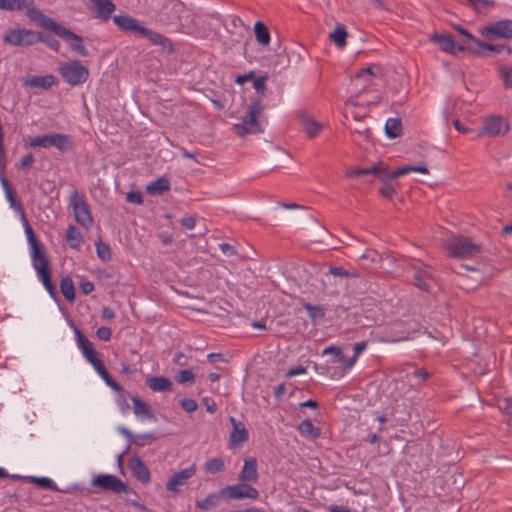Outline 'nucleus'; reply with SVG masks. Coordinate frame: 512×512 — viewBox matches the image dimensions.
I'll return each instance as SVG.
<instances>
[{"label": "nucleus", "instance_id": "obj_1", "mask_svg": "<svg viewBox=\"0 0 512 512\" xmlns=\"http://www.w3.org/2000/svg\"><path fill=\"white\" fill-rule=\"evenodd\" d=\"M25 232L28 238V242L31 246L32 250V261L37 274L39 275L43 285L47 289L50 294L54 293V286L51 281V271L49 268V261L46 255L44 254L39 242L36 239L34 231L30 224L28 223L27 218L22 219Z\"/></svg>", "mask_w": 512, "mask_h": 512}, {"label": "nucleus", "instance_id": "obj_2", "mask_svg": "<svg viewBox=\"0 0 512 512\" xmlns=\"http://www.w3.org/2000/svg\"><path fill=\"white\" fill-rule=\"evenodd\" d=\"M409 172H419L422 174H428L429 170L424 165L419 166H404L400 167L394 172H389L387 170V166L383 164V162H379L368 168H354L347 172L348 177H361L369 174L375 175L380 180H385L387 178H398L400 176L406 175Z\"/></svg>", "mask_w": 512, "mask_h": 512}, {"label": "nucleus", "instance_id": "obj_3", "mask_svg": "<svg viewBox=\"0 0 512 512\" xmlns=\"http://www.w3.org/2000/svg\"><path fill=\"white\" fill-rule=\"evenodd\" d=\"M264 106L260 99L251 100L248 105L246 115L241 119L239 123H236L233 127L234 132L239 137H244L247 134H257L263 131L258 117L262 115Z\"/></svg>", "mask_w": 512, "mask_h": 512}, {"label": "nucleus", "instance_id": "obj_4", "mask_svg": "<svg viewBox=\"0 0 512 512\" xmlns=\"http://www.w3.org/2000/svg\"><path fill=\"white\" fill-rule=\"evenodd\" d=\"M449 256L454 258H469L481 253L482 247L471 238L458 235L448 240L445 245Z\"/></svg>", "mask_w": 512, "mask_h": 512}, {"label": "nucleus", "instance_id": "obj_5", "mask_svg": "<svg viewBox=\"0 0 512 512\" xmlns=\"http://www.w3.org/2000/svg\"><path fill=\"white\" fill-rule=\"evenodd\" d=\"M58 71L62 78L71 86L81 85L89 77L88 68L78 60L60 63Z\"/></svg>", "mask_w": 512, "mask_h": 512}, {"label": "nucleus", "instance_id": "obj_6", "mask_svg": "<svg viewBox=\"0 0 512 512\" xmlns=\"http://www.w3.org/2000/svg\"><path fill=\"white\" fill-rule=\"evenodd\" d=\"M69 204L73 208L74 217L77 223L83 228L89 229L93 224V219L85 196L74 190L71 193Z\"/></svg>", "mask_w": 512, "mask_h": 512}, {"label": "nucleus", "instance_id": "obj_7", "mask_svg": "<svg viewBox=\"0 0 512 512\" xmlns=\"http://www.w3.org/2000/svg\"><path fill=\"white\" fill-rule=\"evenodd\" d=\"M29 145L30 147H55L61 152H67L72 147L70 137L60 133L36 136L30 140Z\"/></svg>", "mask_w": 512, "mask_h": 512}, {"label": "nucleus", "instance_id": "obj_8", "mask_svg": "<svg viewBox=\"0 0 512 512\" xmlns=\"http://www.w3.org/2000/svg\"><path fill=\"white\" fill-rule=\"evenodd\" d=\"M479 32L488 41L496 39L510 40L512 39V20L496 21L481 27Z\"/></svg>", "mask_w": 512, "mask_h": 512}, {"label": "nucleus", "instance_id": "obj_9", "mask_svg": "<svg viewBox=\"0 0 512 512\" xmlns=\"http://www.w3.org/2000/svg\"><path fill=\"white\" fill-rule=\"evenodd\" d=\"M510 130L508 120L500 115H490L483 120L479 136L503 137Z\"/></svg>", "mask_w": 512, "mask_h": 512}, {"label": "nucleus", "instance_id": "obj_10", "mask_svg": "<svg viewBox=\"0 0 512 512\" xmlns=\"http://www.w3.org/2000/svg\"><path fill=\"white\" fill-rule=\"evenodd\" d=\"M4 41L14 46H29L42 41V36L30 30H11L4 37Z\"/></svg>", "mask_w": 512, "mask_h": 512}, {"label": "nucleus", "instance_id": "obj_11", "mask_svg": "<svg viewBox=\"0 0 512 512\" xmlns=\"http://www.w3.org/2000/svg\"><path fill=\"white\" fill-rule=\"evenodd\" d=\"M29 15L33 19H40L41 24L44 28L53 31L59 37H74L73 32L64 26L58 24L55 20L45 16L42 12L37 9L31 8L28 10Z\"/></svg>", "mask_w": 512, "mask_h": 512}, {"label": "nucleus", "instance_id": "obj_12", "mask_svg": "<svg viewBox=\"0 0 512 512\" xmlns=\"http://www.w3.org/2000/svg\"><path fill=\"white\" fill-rule=\"evenodd\" d=\"M221 494L230 499H257L259 496L258 490L247 484L227 486L221 490Z\"/></svg>", "mask_w": 512, "mask_h": 512}, {"label": "nucleus", "instance_id": "obj_13", "mask_svg": "<svg viewBox=\"0 0 512 512\" xmlns=\"http://www.w3.org/2000/svg\"><path fill=\"white\" fill-rule=\"evenodd\" d=\"M195 473L196 465L192 464L190 467L173 474L166 484L167 490L173 493L179 492L180 487L183 486L189 478L194 476Z\"/></svg>", "mask_w": 512, "mask_h": 512}, {"label": "nucleus", "instance_id": "obj_14", "mask_svg": "<svg viewBox=\"0 0 512 512\" xmlns=\"http://www.w3.org/2000/svg\"><path fill=\"white\" fill-rule=\"evenodd\" d=\"M413 271L414 285L423 291H428L433 280L431 267L427 265L413 266Z\"/></svg>", "mask_w": 512, "mask_h": 512}, {"label": "nucleus", "instance_id": "obj_15", "mask_svg": "<svg viewBox=\"0 0 512 512\" xmlns=\"http://www.w3.org/2000/svg\"><path fill=\"white\" fill-rule=\"evenodd\" d=\"M93 486L109 490L113 492L125 491V484L116 476L113 475H99L92 480Z\"/></svg>", "mask_w": 512, "mask_h": 512}, {"label": "nucleus", "instance_id": "obj_16", "mask_svg": "<svg viewBox=\"0 0 512 512\" xmlns=\"http://www.w3.org/2000/svg\"><path fill=\"white\" fill-rule=\"evenodd\" d=\"M233 425V431L230 434L229 441L231 446H241L248 440V431L241 421H237L234 417L230 418Z\"/></svg>", "mask_w": 512, "mask_h": 512}, {"label": "nucleus", "instance_id": "obj_17", "mask_svg": "<svg viewBox=\"0 0 512 512\" xmlns=\"http://www.w3.org/2000/svg\"><path fill=\"white\" fill-rule=\"evenodd\" d=\"M431 40L438 44L442 51L447 53L456 54V49L458 51L465 50L464 45L457 46L452 36L448 34H434Z\"/></svg>", "mask_w": 512, "mask_h": 512}, {"label": "nucleus", "instance_id": "obj_18", "mask_svg": "<svg viewBox=\"0 0 512 512\" xmlns=\"http://www.w3.org/2000/svg\"><path fill=\"white\" fill-rule=\"evenodd\" d=\"M93 4V10L96 17L106 22L110 19L112 13L115 11L116 6L111 0H90Z\"/></svg>", "mask_w": 512, "mask_h": 512}, {"label": "nucleus", "instance_id": "obj_19", "mask_svg": "<svg viewBox=\"0 0 512 512\" xmlns=\"http://www.w3.org/2000/svg\"><path fill=\"white\" fill-rule=\"evenodd\" d=\"M25 87L48 89L56 84L55 76L49 74L45 76H31L22 79Z\"/></svg>", "mask_w": 512, "mask_h": 512}, {"label": "nucleus", "instance_id": "obj_20", "mask_svg": "<svg viewBox=\"0 0 512 512\" xmlns=\"http://www.w3.org/2000/svg\"><path fill=\"white\" fill-rule=\"evenodd\" d=\"M129 467L133 475L143 483L150 481V472L144 462L138 457L133 456L129 460Z\"/></svg>", "mask_w": 512, "mask_h": 512}, {"label": "nucleus", "instance_id": "obj_21", "mask_svg": "<svg viewBox=\"0 0 512 512\" xmlns=\"http://www.w3.org/2000/svg\"><path fill=\"white\" fill-rule=\"evenodd\" d=\"M88 362L94 367L96 372L101 376V378L109 387L117 392L122 390V387L107 372L102 360L99 359L98 356L94 359H90Z\"/></svg>", "mask_w": 512, "mask_h": 512}, {"label": "nucleus", "instance_id": "obj_22", "mask_svg": "<svg viewBox=\"0 0 512 512\" xmlns=\"http://www.w3.org/2000/svg\"><path fill=\"white\" fill-rule=\"evenodd\" d=\"M88 362L94 367L96 372L101 376V378L109 387L117 392L122 390V387L107 372L102 360L99 359L98 356L94 359H90Z\"/></svg>", "mask_w": 512, "mask_h": 512}, {"label": "nucleus", "instance_id": "obj_23", "mask_svg": "<svg viewBox=\"0 0 512 512\" xmlns=\"http://www.w3.org/2000/svg\"><path fill=\"white\" fill-rule=\"evenodd\" d=\"M299 118L301 127L309 138H314L323 128V124L306 113H301Z\"/></svg>", "mask_w": 512, "mask_h": 512}, {"label": "nucleus", "instance_id": "obj_24", "mask_svg": "<svg viewBox=\"0 0 512 512\" xmlns=\"http://www.w3.org/2000/svg\"><path fill=\"white\" fill-rule=\"evenodd\" d=\"M139 35L147 38L154 45H160L164 49H167L170 52L173 51L172 42L168 38H166L164 35H162L158 32L152 31L143 26Z\"/></svg>", "mask_w": 512, "mask_h": 512}, {"label": "nucleus", "instance_id": "obj_25", "mask_svg": "<svg viewBox=\"0 0 512 512\" xmlns=\"http://www.w3.org/2000/svg\"><path fill=\"white\" fill-rule=\"evenodd\" d=\"M239 479L243 482H256L258 479L257 461L255 458H247L244 461L243 468L239 474Z\"/></svg>", "mask_w": 512, "mask_h": 512}, {"label": "nucleus", "instance_id": "obj_26", "mask_svg": "<svg viewBox=\"0 0 512 512\" xmlns=\"http://www.w3.org/2000/svg\"><path fill=\"white\" fill-rule=\"evenodd\" d=\"M114 23L123 31H130L140 34L143 26L139 22L127 15H117L113 18Z\"/></svg>", "mask_w": 512, "mask_h": 512}, {"label": "nucleus", "instance_id": "obj_27", "mask_svg": "<svg viewBox=\"0 0 512 512\" xmlns=\"http://www.w3.org/2000/svg\"><path fill=\"white\" fill-rule=\"evenodd\" d=\"M75 334L77 337L78 347L82 350L83 355L90 361V359H94L98 356V353L93 348L92 343L86 338L85 335L81 333L79 329H75Z\"/></svg>", "mask_w": 512, "mask_h": 512}, {"label": "nucleus", "instance_id": "obj_28", "mask_svg": "<svg viewBox=\"0 0 512 512\" xmlns=\"http://www.w3.org/2000/svg\"><path fill=\"white\" fill-rule=\"evenodd\" d=\"M146 385L155 392H166L172 390V382L163 376H154L146 379Z\"/></svg>", "mask_w": 512, "mask_h": 512}, {"label": "nucleus", "instance_id": "obj_29", "mask_svg": "<svg viewBox=\"0 0 512 512\" xmlns=\"http://www.w3.org/2000/svg\"><path fill=\"white\" fill-rule=\"evenodd\" d=\"M32 0H0V10L21 11L30 9Z\"/></svg>", "mask_w": 512, "mask_h": 512}, {"label": "nucleus", "instance_id": "obj_30", "mask_svg": "<svg viewBox=\"0 0 512 512\" xmlns=\"http://www.w3.org/2000/svg\"><path fill=\"white\" fill-rule=\"evenodd\" d=\"M170 190V182L167 178L162 177L151 182L146 187V191L150 195H162L164 192Z\"/></svg>", "mask_w": 512, "mask_h": 512}, {"label": "nucleus", "instance_id": "obj_31", "mask_svg": "<svg viewBox=\"0 0 512 512\" xmlns=\"http://www.w3.org/2000/svg\"><path fill=\"white\" fill-rule=\"evenodd\" d=\"M333 277H339V278H349L350 277V271L346 270L343 267H331L327 273L323 276V286L326 290H328L329 283L332 282Z\"/></svg>", "mask_w": 512, "mask_h": 512}, {"label": "nucleus", "instance_id": "obj_32", "mask_svg": "<svg viewBox=\"0 0 512 512\" xmlns=\"http://www.w3.org/2000/svg\"><path fill=\"white\" fill-rule=\"evenodd\" d=\"M298 430L301 435L307 436L311 439H317L321 435V429L313 425L311 420L305 419L303 420L299 426Z\"/></svg>", "mask_w": 512, "mask_h": 512}, {"label": "nucleus", "instance_id": "obj_33", "mask_svg": "<svg viewBox=\"0 0 512 512\" xmlns=\"http://www.w3.org/2000/svg\"><path fill=\"white\" fill-rule=\"evenodd\" d=\"M348 32L343 25H337L333 32L329 34V39L335 43L338 48L346 45Z\"/></svg>", "mask_w": 512, "mask_h": 512}, {"label": "nucleus", "instance_id": "obj_34", "mask_svg": "<svg viewBox=\"0 0 512 512\" xmlns=\"http://www.w3.org/2000/svg\"><path fill=\"white\" fill-rule=\"evenodd\" d=\"M254 33L256 40L262 46H267L270 43V33L267 26L263 22H256L254 25Z\"/></svg>", "mask_w": 512, "mask_h": 512}, {"label": "nucleus", "instance_id": "obj_35", "mask_svg": "<svg viewBox=\"0 0 512 512\" xmlns=\"http://www.w3.org/2000/svg\"><path fill=\"white\" fill-rule=\"evenodd\" d=\"M385 133L389 138H396L402 134V123L398 118H389L385 124Z\"/></svg>", "mask_w": 512, "mask_h": 512}, {"label": "nucleus", "instance_id": "obj_36", "mask_svg": "<svg viewBox=\"0 0 512 512\" xmlns=\"http://www.w3.org/2000/svg\"><path fill=\"white\" fill-rule=\"evenodd\" d=\"M60 290L68 301L73 302L75 300V288L73 281L69 276L61 279Z\"/></svg>", "mask_w": 512, "mask_h": 512}, {"label": "nucleus", "instance_id": "obj_37", "mask_svg": "<svg viewBox=\"0 0 512 512\" xmlns=\"http://www.w3.org/2000/svg\"><path fill=\"white\" fill-rule=\"evenodd\" d=\"M66 239L72 248H78L83 242L82 234L79 229L73 225H70L67 229Z\"/></svg>", "mask_w": 512, "mask_h": 512}, {"label": "nucleus", "instance_id": "obj_38", "mask_svg": "<svg viewBox=\"0 0 512 512\" xmlns=\"http://www.w3.org/2000/svg\"><path fill=\"white\" fill-rule=\"evenodd\" d=\"M73 36L74 37H62V39L69 42L71 49L78 52L81 56H87L88 51L82 43V41H83L82 37L75 33H73Z\"/></svg>", "mask_w": 512, "mask_h": 512}, {"label": "nucleus", "instance_id": "obj_39", "mask_svg": "<svg viewBox=\"0 0 512 512\" xmlns=\"http://www.w3.org/2000/svg\"><path fill=\"white\" fill-rule=\"evenodd\" d=\"M382 77L383 76V68L380 65L374 64L367 68L361 69L357 74V79H365L367 77Z\"/></svg>", "mask_w": 512, "mask_h": 512}, {"label": "nucleus", "instance_id": "obj_40", "mask_svg": "<svg viewBox=\"0 0 512 512\" xmlns=\"http://www.w3.org/2000/svg\"><path fill=\"white\" fill-rule=\"evenodd\" d=\"M132 401L134 403V413L137 416L145 415L147 418L155 420V415L150 412L149 406L144 401L137 397H132Z\"/></svg>", "mask_w": 512, "mask_h": 512}, {"label": "nucleus", "instance_id": "obj_41", "mask_svg": "<svg viewBox=\"0 0 512 512\" xmlns=\"http://www.w3.org/2000/svg\"><path fill=\"white\" fill-rule=\"evenodd\" d=\"M219 499V495L209 494L206 498L197 501L196 506L201 510L208 511L218 505Z\"/></svg>", "mask_w": 512, "mask_h": 512}, {"label": "nucleus", "instance_id": "obj_42", "mask_svg": "<svg viewBox=\"0 0 512 512\" xmlns=\"http://www.w3.org/2000/svg\"><path fill=\"white\" fill-rule=\"evenodd\" d=\"M476 45L479 47V50L474 51V54L477 56H484V51H491L494 53H501L506 47L504 45H493L484 43L481 41H476Z\"/></svg>", "mask_w": 512, "mask_h": 512}, {"label": "nucleus", "instance_id": "obj_43", "mask_svg": "<svg viewBox=\"0 0 512 512\" xmlns=\"http://www.w3.org/2000/svg\"><path fill=\"white\" fill-rule=\"evenodd\" d=\"M303 307L306 309V311L312 321L321 319L325 315V309L321 305H312L310 303L304 302Z\"/></svg>", "mask_w": 512, "mask_h": 512}, {"label": "nucleus", "instance_id": "obj_44", "mask_svg": "<svg viewBox=\"0 0 512 512\" xmlns=\"http://www.w3.org/2000/svg\"><path fill=\"white\" fill-rule=\"evenodd\" d=\"M28 480L30 483H33L35 485H37L38 487L40 488H44V489H50V490H57V487L55 485V483L49 479V478H46V477H28Z\"/></svg>", "mask_w": 512, "mask_h": 512}, {"label": "nucleus", "instance_id": "obj_45", "mask_svg": "<svg viewBox=\"0 0 512 512\" xmlns=\"http://www.w3.org/2000/svg\"><path fill=\"white\" fill-rule=\"evenodd\" d=\"M6 198L10 203V206L14 209L15 212L21 215V219H25V211L20 201L16 199V196L12 191H7Z\"/></svg>", "mask_w": 512, "mask_h": 512}, {"label": "nucleus", "instance_id": "obj_46", "mask_svg": "<svg viewBox=\"0 0 512 512\" xmlns=\"http://www.w3.org/2000/svg\"><path fill=\"white\" fill-rule=\"evenodd\" d=\"M224 462L220 458H211L205 463V470L208 473H217L223 470Z\"/></svg>", "mask_w": 512, "mask_h": 512}, {"label": "nucleus", "instance_id": "obj_47", "mask_svg": "<svg viewBox=\"0 0 512 512\" xmlns=\"http://www.w3.org/2000/svg\"><path fill=\"white\" fill-rule=\"evenodd\" d=\"M366 349V343L365 342H359L356 343L353 347L354 355L351 358L347 359V363L345 364V369H350L354 366L356 363V360L361 352H363Z\"/></svg>", "mask_w": 512, "mask_h": 512}, {"label": "nucleus", "instance_id": "obj_48", "mask_svg": "<svg viewBox=\"0 0 512 512\" xmlns=\"http://www.w3.org/2000/svg\"><path fill=\"white\" fill-rule=\"evenodd\" d=\"M96 251H97L98 257L102 261H105V262L109 261L112 257L110 247L106 243H103L101 241L96 243Z\"/></svg>", "mask_w": 512, "mask_h": 512}, {"label": "nucleus", "instance_id": "obj_49", "mask_svg": "<svg viewBox=\"0 0 512 512\" xmlns=\"http://www.w3.org/2000/svg\"><path fill=\"white\" fill-rule=\"evenodd\" d=\"M324 355L332 354L335 356L336 360L340 363H342L344 366L347 363V359L341 352V350L335 346H330L324 349L323 351Z\"/></svg>", "mask_w": 512, "mask_h": 512}, {"label": "nucleus", "instance_id": "obj_50", "mask_svg": "<svg viewBox=\"0 0 512 512\" xmlns=\"http://www.w3.org/2000/svg\"><path fill=\"white\" fill-rule=\"evenodd\" d=\"M500 75L506 88L512 87V66H503Z\"/></svg>", "mask_w": 512, "mask_h": 512}, {"label": "nucleus", "instance_id": "obj_51", "mask_svg": "<svg viewBox=\"0 0 512 512\" xmlns=\"http://www.w3.org/2000/svg\"><path fill=\"white\" fill-rule=\"evenodd\" d=\"M391 178H387L385 180H382L384 183L382 187L379 190V193L387 199H392L395 194L394 187L388 182Z\"/></svg>", "mask_w": 512, "mask_h": 512}, {"label": "nucleus", "instance_id": "obj_52", "mask_svg": "<svg viewBox=\"0 0 512 512\" xmlns=\"http://www.w3.org/2000/svg\"><path fill=\"white\" fill-rule=\"evenodd\" d=\"M176 380L179 382V383H193L194 380H195V375L193 374V372L191 370H181L178 372L177 376H176Z\"/></svg>", "mask_w": 512, "mask_h": 512}, {"label": "nucleus", "instance_id": "obj_53", "mask_svg": "<svg viewBox=\"0 0 512 512\" xmlns=\"http://www.w3.org/2000/svg\"><path fill=\"white\" fill-rule=\"evenodd\" d=\"M156 440V437L153 434H140L135 435L134 437V443L140 446H144L146 443H152Z\"/></svg>", "mask_w": 512, "mask_h": 512}, {"label": "nucleus", "instance_id": "obj_54", "mask_svg": "<svg viewBox=\"0 0 512 512\" xmlns=\"http://www.w3.org/2000/svg\"><path fill=\"white\" fill-rule=\"evenodd\" d=\"M361 260H367L371 263L377 264L381 261V256L375 250H367L360 256Z\"/></svg>", "mask_w": 512, "mask_h": 512}, {"label": "nucleus", "instance_id": "obj_55", "mask_svg": "<svg viewBox=\"0 0 512 512\" xmlns=\"http://www.w3.org/2000/svg\"><path fill=\"white\" fill-rule=\"evenodd\" d=\"M180 405L188 413L194 412L198 407L197 402L191 398L182 399Z\"/></svg>", "mask_w": 512, "mask_h": 512}, {"label": "nucleus", "instance_id": "obj_56", "mask_svg": "<svg viewBox=\"0 0 512 512\" xmlns=\"http://www.w3.org/2000/svg\"><path fill=\"white\" fill-rule=\"evenodd\" d=\"M470 2L476 9L481 10L482 8L490 7L494 4L491 0H467Z\"/></svg>", "mask_w": 512, "mask_h": 512}, {"label": "nucleus", "instance_id": "obj_57", "mask_svg": "<svg viewBox=\"0 0 512 512\" xmlns=\"http://www.w3.org/2000/svg\"><path fill=\"white\" fill-rule=\"evenodd\" d=\"M97 336L103 341H108L111 337V329L109 327L102 326L97 330Z\"/></svg>", "mask_w": 512, "mask_h": 512}, {"label": "nucleus", "instance_id": "obj_58", "mask_svg": "<svg viewBox=\"0 0 512 512\" xmlns=\"http://www.w3.org/2000/svg\"><path fill=\"white\" fill-rule=\"evenodd\" d=\"M127 201L134 204H142L143 197L140 192H129L127 194Z\"/></svg>", "mask_w": 512, "mask_h": 512}, {"label": "nucleus", "instance_id": "obj_59", "mask_svg": "<svg viewBox=\"0 0 512 512\" xmlns=\"http://www.w3.org/2000/svg\"><path fill=\"white\" fill-rule=\"evenodd\" d=\"M181 225L186 229H193L196 225V218L194 216H187L181 219Z\"/></svg>", "mask_w": 512, "mask_h": 512}, {"label": "nucleus", "instance_id": "obj_60", "mask_svg": "<svg viewBox=\"0 0 512 512\" xmlns=\"http://www.w3.org/2000/svg\"><path fill=\"white\" fill-rule=\"evenodd\" d=\"M267 76H260L257 79L254 80L253 86L258 92H263V90L266 88L265 82L267 80Z\"/></svg>", "mask_w": 512, "mask_h": 512}, {"label": "nucleus", "instance_id": "obj_61", "mask_svg": "<svg viewBox=\"0 0 512 512\" xmlns=\"http://www.w3.org/2000/svg\"><path fill=\"white\" fill-rule=\"evenodd\" d=\"M338 286H339V283L333 277L332 282L329 283V285H328V290H326L324 286H323V289H324L325 293H328V294H331V295H338L339 294V287Z\"/></svg>", "mask_w": 512, "mask_h": 512}, {"label": "nucleus", "instance_id": "obj_62", "mask_svg": "<svg viewBox=\"0 0 512 512\" xmlns=\"http://www.w3.org/2000/svg\"><path fill=\"white\" fill-rule=\"evenodd\" d=\"M34 156L33 154L29 153L27 155H25L22 160H21V168L22 169H28L30 168V166L34 163Z\"/></svg>", "mask_w": 512, "mask_h": 512}, {"label": "nucleus", "instance_id": "obj_63", "mask_svg": "<svg viewBox=\"0 0 512 512\" xmlns=\"http://www.w3.org/2000/svg\"><path fill=\"white\" fill-rule=\"evenodd\" d=\"M498 407L505 411L507 414H512V402L509 399L499 401Z\"/></svg>", "mask_w": 512, "mask_h": 512}, {"label": "nucleus", "instance_id": "obj_64", "mask_svg": "<svg viewBox=\"0 0 512 512\" xmlns=\"http://www.w3.org/2000/svg\"><path fill=\"white\" fill-rule=\"evenodd\" d=\"M94 290V284L91 281H84L80 283V291L87 295Z\"/></svg>", "mask_w": 512, "mask_h": 512}]
</instances>
